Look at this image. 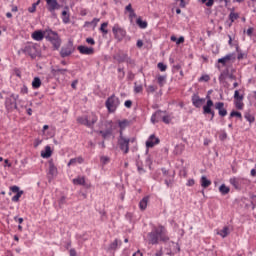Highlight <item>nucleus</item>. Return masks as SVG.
Returning <instances> with one entry per match:
<instances>
[{"label":"nucleus","mask_w":256,"mask_h":256,"mask_svg":"<svg viewBox=\"0 0 256 256\" xmlns=\"http://www.w3.org/2000/svg\"><path fill=\"white\" fill-rule=\"evenodd\" d=\"M149 245H159V243H164L166 246V255L173 256L175 253H179L181 248L179 244L170 241L167 235V229L165 226L154 227L150 233L147 235Z\"/></svg>","instance_id":"nucleus-1"},{"label":"nucleus","mask_w":256,"mask_h":256,"mask_svg":"<svg viewBox=\"0 0 256 256\" xmlns=\"http://www.w3.org/2000/svg\"><path fill=\"white\" fill-rule=\"evenodd\" d=\"M21 53H24L25 55H29L31 59H37V57L41 56V51L39 50V46L33 43H28L25 45V47L21 48L18 51V55H21Z\"/></svg>","instance_id":"nucleus-2"},{"label":"nucleus","mask_w":256,"mask_h":256,"mask_svg":"<svg viewBox=\"0 0 256 256\" xmlns=\"http://www.w3.org/2000/svg\"><path fill=\"white\" fill-rule=\"evenodd\" d=\"M45 39L52 43L55 49H59L61 47V39L59 38V34L52 30H45Z\"/></svg>","instance_id":"nucleus-3"},{"label":"nucleus","mask_w":256,"mask_h":256,"mask_svg":"<svg viewBox=\"0 0 256 256\" xmlns=\"http://www.w3.org/2000/svg\"><path fill=\"white\" fill-rule=\"evenodd\" d=\"M105 105L109 113H115V111H117V107L121 105V101H119L117 96L112 95L106 100Z\"/></svg>","instance_id":"nucleus-4"},{"label":"nucleus","mask_w":256,"mask_h":256,"mask_svg":"<svg viewBox=\"0 0 256 256\" xmlns=\"http://www.w3.org/2000/svg\"><path fill=\"white\" fill-rule=\"evenodd\" d=\"M129 143H131V139L123 136V130H121L120 136L118 138V145L120 147V150L123 151L125 154L129 153Z\"/></svg>","instance_id":"nucleus-5"},{"label":"nucleus","mask_w":256,"mask_h":256,"mask_svg":"<svg viewBox=\"0 0 256 256\" xmlns=\"http://www.w3.org/2000/svg\"><path fill=\"white\" fill-rule=\"evenodd\" d=\"M19 99V95L11 94L10 97L6 98L5 105L7 111H13L17 109V100Z\"/></svg>","instance_id":"nucleus-6"},{"label":"nucleus","mask_w":256,"mask_h":256,"mask_svg":"<svg viewBox=\"0 0 256 256\" xmlns=\"http://www.w3.org/2000/svg\"><path fill=\"white\" fill-rule=\"evenodd\" d=\"M213 105V100L209 99L207 100L206 105L203 106V114L211 115L210 121H213V119L215 118V111L211 109Z\"/></svg>","instance_id":"nucleus-7"},{"label":"nucleus","mask_w":256,"mask_h":256,"mask_svg":"<svg viewBox=\"0 0 256 256\" xmlns=\"http://www.w3.org/2000/svg\"><path fill=\"white\" fill-rule=\"evenodd\" d=\"M112 31L118 41H121L127 35V32L123 28H119V26H114Z\"/></svg>","instance_id":"nucleus-8"},{"label":"nucleus","mask_w":256,"mask_h":256,"mask_svg":"<svg viewBox=\"0 0 256 256\" xmlns=\"http://www.w3.org/2000/svg\"><path fill=\"white\" fill-rule=\"evenodd\" d=\"M235 59H237L235 53H230L224 56L223 58L218 59V63L226 65V63H229V61H231V63H234Z\"/></svg>","instance_id":"nucleus-9"},{"label":"nucleus","mask_w":256,"mask_h":256,"mask_svg":"<svg viewBox=\"0 0 256 256\" xmlns=\"http://www.w3.org/2000/svg\"><path fill=\"white\" fill-rule=\"evenodd\" d=\"M235 59H237L235 53H230L224 56L223 58L218 59V63L226 65V63H229V61H231V63H234Z\"/></svg>","instance_id":"nucleus-10"},{"label":"nucleus","mask_w":256,"mask_h":256,"mask_svg":"<svg viewBox=\"0 0 256 256\" xmlns=\"http://www.w3.org/2000/svg\"><path fill=\"white\" fill-rule=\"evenodd\" d=\"M235 59H237L235 53H230L224 56L223 58L218 59V63L226 65V63H229V61H231V63H234Z\"/></svg>","instance_id":"nucleus-11"},{"label":"nucleus","mask_w":256,"mask_h":256,"mask_svg":"<svg viewBox=\"0 0 256 256\" xmlns=\"http://www.w3.org/2000/svg\"><path fill=\"white\" fill-rule=\"evenodd\" d=\"M72 183H74V185H82L83 187H86L87 189H89V187H91V184H89V182L85 181V176H78L77 178H74L72 180Z\"/></svg>","instance_id":"nucleus-12"},{"label":"nucleus","mask_w":256,"mask_h":256,"mask_svg":"<svg viewBox=\"0 0 256 256\" xmlns=\"http://www.w3.org/2000/svg\"><path fill=\"white\" fill-rule=\"evenodd\" d=\"M46 3L48 5V11H50V13H52L53 15H55V10L61 9V5H59V2H57V0H49Z\"/></svg>","instance_id":"nucleus-13"},{"label":"nucleus","mask_w":256,"mask_h":256,"mask_svg":"<svg viewBox=\"0 0 256 256\" xmlns=\"http://www.w3.org/2000/svg\"><path fill=\"white\" fill-rule=\"evenodd\" d=\"M215 109L218 111V115H220L221 117H227V110L225 109V103L216 102Z\"/></svg>","instance_id":"nucleus-14"},{"label":"nucleus","mask_w":256,"mask_h":256,"mask_svg":"<svg viewBox=\"0 0 256 256\" xmlns=\"http://www.w3.org/2000/svg\"><path fill=\"white\" fill-rule=\"evenodd\" d=\"M205 103V99L199 97V95L194 94L192 96V104L194 105V107H196L197 109H200V107H203V104Z\"/></svg>","instance_id":"nucleus-15"},{"label":"nucleus","mask_w":256,"mask_h":256,"mask_svg":"<svg viewBox=\"0 0 256 256\" xmlns=\"http://www.w3.org/2000/svg\"><path fill=\"white\" fill-rule=\"evenodd\" d=\"M166 112L161 110L156 111L151 117V123H159V121H163V117L165 116Z\"/></svg>","instance_id":"nucleus-16"},{"label":"nucleus","mask_w":256,"mask_h":256,"mask_svg":"<svg viewBox=\"0 0 256 256\" xmlns=\"http://www.w3.org/2000/svg\"><path fill=\"white\" fill-rule=\"evenodd\" d=\"M159 142H160L159 138L155 137V135L152 134L146 141V147L147 149H151L155 147V145H159Z\"/></svg>","instance_id":"nucleus-17"},{"label":"nucleus","mask_w":256,"mask_h":256,"mask_svg":"<svg viewBox=\"0 0 256 256\" xmlns=\"http://www.w3.org/2000/svg\"><path fill=\"white\" fill-rule=\"evenodd\" d=\"M48 165H49V171H48L49 179H53V177H57L58 171H57V167L53 163V160H50L48 162Z\"/></svg>","instance_id":"nucleus-18"},{"label":"nucleus","mask_w":256,"mask_h":256,"mask_svg":"<svg viewBox=\"0 0 256 256\" xmlns=\"http://www.w3.org/2000/svg\"><path fill=\"white\" fill-rule=\"evenodd\" d=\"M78 51L81 53V55H93L95 53V49L93 47H87V46H78Z\"/></svg>","instance_id":"nucleus-19"},{"label":"nucleus","mask_w":256,"mask_h":256,"mask_svg":"<svg viewBox=\"0 0 256 256\" xmlns=\"http://www.w3.org/2000/svg\"><path fill=\"white\" fill-rule=\"evenodd\" d=\"M77 121L81 125H86V127H93L95 125V120H89L87 117H79Z\"/></svg>","instance_id":"nucleus-20"},{"label":"nucleus","mask_w":256,"mask_h":256,"mask_svg":"<svg viewBox=\"0 0 256 256\" xmlns=\"http://www.w3.org/2000/svg\"><path fill=\"white\" fill-rule=\"evenodd\" d=\"M34 41H43L45 39V31L37 30L32 33Z\"/></svg>","instance_id":"nucleus-21"},{"label":"nucleus","mask_w":256,"mask_h":256,"mask_svg":"<svg viewBox=\"0 0 256 256\" xmlns=\"http://www.w3.org/2000/svg\"><path fill=\"white\" fill-rule=\"evenodd\" d=\"M71 53H73V48L71 47V45L64 46L61 48V51H60L61 57H63V58L69 57V55H71Z\"/></svg>","instance_id":"nucleus-22"},{"label":"nucleus","mask_w":256,"mask_h":256,"mask_svg":"<svg viewBox=\"0 0 256 256\" xmlns=\"http://www.w3.org/2000/svg\"><path fill=\"white\" fill-rule=\"evenodd\" d=\"M84 161L85 160L83 159V157L79 156V157L70 159L67 165L68 167H71V165H77V163L81 165V163H83Z\"/></svg>","instance_id":"nucleus-23"},{"label":"nucleus","mask_w":256,"mask_h":256,"mask_svg":"<svg viewBox=\"0 0 256 256\" xmlns=\"http://www.w3.org/2000/svg\"><path fill=\"white\" fill-rule=\"evenodd\" d=\"M99 133L104 139H109L111 135H113V129L112 128H107L106 130H100Z\"/></svg>","instance_id":"nucleus-24"},{"label":"nucleus","mask_w":256,"mask_h":256,"mask_svg":"<svg viewBox=\"0 0 256 256\" xmlns=\"http://www.w3.org/2000/svg\"><path fill=\"white\" fill-rule=\"evenodd\" d=\"M52 153L53 152L51 151V146H46L45 151L41 152V157H43V159H49V157H51Z\"/></svg>","instance_id":"nucleus-25"},{"label":"nucleus","mask_w":256,"mask_h":256,"mask_svg":"<svg viewBox=\"0 0 256 256\" xmlns=\"http://www.w3.org/2000/svg\"><path fill=\"white\" fill-rule=\"evenodd\" d=\"M201 187L204 189H207V187H210L211 180L207 179V176H202L200 179Z\"/></svg>","instance_id":"nucleus-26"},{"label":"nucleus","mask_w":256,"mask_h":256,"mask_svg":"<svg viewBox=\"0 0 256 256\" xmlns=\"http://www.w3.org/2000/svg\"><path fill=\"white\" fill-rule=\"evenodd\" d=\"M149 203V196H145L139 203V207L141 211H145L147 209V204Z\"/></svg>","instance_id":"nucleus-27"},{"label":"nucleus","mask_w":256,"mask_h":256,"mask_svg":"<svg viewBox=\"0 0 256 256\" xmlns=\"http://www.w3.org/2000/svg\"><path fill=\"white\" fill-rule=\"evenodd\" d=\"M230 183L235 189H240L241 187V180L239 178H230Z\"/></svg>","instance_id":"nucleus-28"},{"label":"nucleus","mask_w":256,"mask_h":256,"mask_svg":"<svg viewBox=\"0 0 256 256\" xmlns=\"http://www.w3.org/2000/svg\"><path fill=\"white\" fill-rule=\"evenodd\" d=\"M229 233H231V231L229 230V228L227 226H225L222 230H220L218 232V235H220V237H223V239H225V237H227V235H229Z\"/></svg>","instance_id":"nucleus-29"},{"label":"nucleus","mask_w":256,"mask_h":256,"mask_svg":"<svg viewBox=\"0 0 256 256\" xmlns=\"http://www.w3.org/2000/svg\"><path fill=\"white\" fill-rule=\"evenodd\" d=\"M114 58L118 63H125L127 61V54H118Z\"/></svg>","instance_id":"nucleus-30"},{"label":"nucleus","mask_w":256,"mask_h":256,"mask_svg":"<svg viewBox=\"0 0 256 256\" xmlns=\"http://www.w3.org/2000/svg\"><path fill=\"white\" fill-rule=\"evenodd\" d=\"M111 161V158H109V156H101L100 157V164L102 166V169L103 167H105V165L109 164Z\"/></svg>","instance_id":"nucleus-31"},{"label":"nucleus","mask_w":256,"mask_h":256,"mask_svg":"<svg viewBox=\"0 0 256 256\" xmlns=\"http://www.w3.org/2000/svg\"><path fill=\"white\" fill-rule=\"evenodd\" d=\"M32 87L33 89H39L41 87V78L35 77L32 81Z\"/></svg>","instance_id":"nucleus-32"},{"label":"nucleus","mask_w":256,"mask_h":256,"mask_svg":"<svg viewBox=\"0 0 256 256\" xmlns=\"http://www.w3.org/2000/svg\"><path fill=\"white\" fill-rule=\"evenodd\" d=\"M157 82H158V85H160V87H163L165 83H167V76L158 75Z\"/></svg>","instance_id":"nucleus-33"},{"label":"nucleus","mask_w":256,"mask_h":256,"mask_svg":"<svg viewBox=\"0 0 256 256\" xmlns=\"http://www.w3.org/2000/svg\"><path fill=\"white\" fill-rule=\"evenodd\" d=\"M219 191H220L221 195H227L231 191V189L229 187H227L225 184H222L219 187Z\"/></svg>","instance_id":"nucleus-34"},{"label":"nucleus","mask_w":256,"mask_h":256,"mask_svg":"<svg viewBox=\"0 0 256 256\" xmlns=\"http://www.w3.org/2000/svg\"><path fill=\"white\" fill-rule=\"evenodd\" d=\"M119 245H121V241L119 240H114L110 246H109V251H115L117 249V247H119Z\"/></svg>","instance_id":"nucleus-35"},{"label":"nucleus","mask_w":256,"mask_h":256,"mask_svg":"<svg viewBox=\"0 0 256 256\" xmlns=\"http://www.w3.org/2000/svg\"><path fill=\"white\" fill-rule=\"evenodd\" d=\"M164 183L168 188L173 187V183H174L173 176H168L167 178H165Z\"/></svg>","instance_id":"nucleus-36"},{"label":"nucleus","mask_w":256,"mask_h":256,"mask_svg":"<svg viewBox=\"0 0 256 256\" xmlns=\"http://www.w3.org/2000/svg\"><path fill=\"white\" fill-rule=\"evenodd\" d=\"M244 117H245L246 121H248L250 124L255 123V116H253L251 113L246 112L244 114Z\"/></svg>","instance_id":"nucleus-37"},{"label":"nucleus","mask_w":256,"mask_h":256,"mask_svg":"<svg viewBox=\"0 0 256 256\" xmlns=\"http://www.w3.org/2000/svg\"><path fill=\"white\" fill-rule=\"evenodd\" d=\"M136 23L140 27V29H147V21H143L141 18H138L136 20Z\"/></svg>","instance_id":"nucleus-38"},{"label":"nucleus","mask_w":256,"mask_h":256,"mask_svg":"<svg viewBox=\"0 0 256 256\" xmlns=\"http://www.w3.org/2000/svg\"><path fill=\"white\" fill-rule=\"evenodd\" d=\"M236 51L238 53V56H237V59L238 61H241L242 59H245V57H247V54L246 53H243L239 47H236Z\"/></svg>","instance_id":"nucleus-39"},{"label":"nucleus","mask_w":256,"mask_h":256,"mask_svg":"<svg viewBox=\"0 0 256 256\" xmlns=\"http://www.w3.org/2000/svg\"><path fill=\"white\" fill-rule=\"evenodd\" d=\"M67 69H59V68H56V69H52V73H54L55 75L57 74H60V75H65V73H67Z\"/></svg>","instance_id":"nucleus-40"},{"label":"nucleus","mask_w":256,"mask_h":256,"mask_svg":"<svg viewBox=\"0 0 256 256\" xmlns=\"http://www.w3.org/2000/svg\"><path fill=\"white\" fill-rule=\"evenodd\" d=\"M128 125H129L128 120H122V121H119L118 123V126L120 127L121 130L126 129Z\"/></svg>","instance_id":"nucleus-41"},{"label":"nucleus","mask_w":256,"mask_h":256,"mask_svg":"<svg viewBox=\"0 0 256 256\" xmlns=\"http://www.w3.org/2000/svg\"><path fill=\"white\" fill-rule=\"evenodd\" d=\"M224 75H225L228 79H231L232 81H235V79H237V77L233 75V72H229V69H227V70L224 72Z\"/></svg>","instance_id":"nucleus-42"},{"label":"nucleus","mask_w":256,"mask_h":256,"mask_svg":"<svg viewBox=\"0 0 256 256\" xmlns=\"http://www.w3.org/2000/svg\"><path fill=\"white\" fill-rule=\"evenodd\" d=\"M231 117H237L238 119H240V121L243 119V115L241 114V112H237V111H232L230 113V118Z\"/></svg>","instance_id":"nucleus-43"},{"label":"nucleus","mask_w":256,"mask_h":256,"mask_svg":"<svg viewBox=\"0 0 256 256\" xmlns=\"http://www.w3.org/2000/svg\"><path fill=\"white\" fill-rule=\"evenodd\" d=\"M200 3H203V5H206V7H213L215 0H200Z\"/></svg>","instance_id":"nucleus-44"},{"label":"nucleus","mask_w":256,"mask_h":256,"mask_svg":"<svg viewBox=\"0 0 256 256\" xmlns=\"http://www.w3.org/2000/svg\"><path fill=\"white\" fill-rule=\"evenodd\" d=\"M235 107L241 111L244 107L243 100H235Z\"/></svg>","instance_id":"nucleus-45"},{"label":"nucleus","mask_w":256,"mask_h":256,"mask_svg":"<svg viewBox=\"0 0 256 256\" xmlns=\"http://www.w3.org/2000/svg\"><path fill=\"white\" fill-rule=\"evenodd\" d=\"M37 5H39V1L33 3L32 6L28 8L29 13H35V11H37Z\"/></svg>","instance_id":"nucleus-46"},{"label":"nucleus","mask_w":256,"mask_h":256,"mask_svg":"<svg viewBox=\"0 0 256 256\" xmlns=\"http://www.w3.org/2000/svg\"><path fill=\"white\" fill-rule=\"evenodd\" d=\"M107 25H109L107 22H104L101 24V27H100V31L102 33H104V35H107L108 31H107Z\"/></svg>","instance_id":"nucleus-47"},{"label":"nucleus","mask_w":256,"mask_h":256,"mask_svg":"<svg viewBox=\"0 0 256 256\" xmlns=\"http://www.w3.org/2000/svg\"><path fill=\"white\" fill-rule=\"evenodd\" d=\"M211 80V77L209 76V75H207V74H205V75H202L200 78H199V81L200 82H205V83H207L208 81H210Z\"/></svg>","instance_id":"nucleus-48"},{"label":"nucleus","mask_w":256,"mask_h":256,"mask_svg":"<svg viewBox=\"0 0 256 256\" xmlns=\"http://www.w3.org/2000/svg\"><path fill=\"white\" fill-rule=\"evenodd\" d=\"M229 18H230V21H232L233 23V21H236V19H239V14L231 12L229 15Z\"/></svg>","instance_id":"nucleus-49"},{"label":"nucleus","mask_w":256,"mask_h":256,"mask_svg":"<svg viewBox=\"0 0 256 256\" xmlns=\"http://www.w3.org/2000/svg\"><path fill=\"white\" fill-rule=\"evenodd\" d=\"M162 121L166 123V125H169V123H171V116L164 114Z\"/></svg>","instance_id":"nucleus-50"},{"label":"nucleus","mask_w":256,"mask_h":256,"mask_svg":"<svg viewBox=\"0 0 256 256\" xmlns=\"http://www.w3.org/2000/svg\"><path fill=\"white\" fill-rule=\"evenodd\" d=\"M157 67H158V69L160 70V71H167V65H165L163 62H159L158 64H157Z\"/></svg>","instance_id":"nucleus-51"},{"label":"nucleus","mask_w":256,"mask_h":256,"mask_svg":"<svg viewBox=\"0 0 256 256\" xmlns=\"http://www.w3.org/2000/svg\"><path fill=\"white\" fill-rule=\"evenodd\" d=\"M234 99H235V101L243 100V95H239V90H236L234 92Z\"/></svg>","instance_id":"nucleus-52"},{"label":"nucleus","mask_w":256,"mask_h":256,"mask_svg":"<svg viewBox=\"0 0 256 256\" xmlns=\"http://www.w3.org/2000/svg\"><path fill=\"white\" fill-rule=\"evenodd\" d=\"M21 195H23V191L18 192V193L12 198V201H14L15 203H17V201H19V199H21Z\"/></svg>","instance_id":"nucleus-53"},{"label":"nucleus","mask_w":256,"mask_h":256,"mask_svg":"<svg viewBox=\"0 0 256 256\" xmlns=\"http://www.w3.org/2000/svg\"><path fill=\"white\" fill-rule=\"evenodd\" d=\"M135 87H134V91L135 93H141V91H143V86L142 85H137V82H135Z\"/></svg>","instance_id":"nucleus-54"},{"label":"nucleus","mask_w":256,"mask_h":256,"mask_svg":"<svg viewBox=\"0 0 256 256\" xmlns=\"http://www.w3.org/2000/svg\"><path fill=\"white\" fill-rule=\"evenodd\" d=\"M62 17H63V22L64 23H69V15H67V11L62 12Z\"/></svg>","instance_id":"nucleus-55"},{"label":"nucleus","mask_w":256,"mask_h":256,"mask_svg":"<svg viewBox=\"0 0 256 256\" xmlns=\"http://www.w3.org/2000/svg\"><path fill=\"white\" fill-rule=\"evenodd\" d=\"M118 79H123L125 77V71L123 68H118Z\"/></svg>","instance_id":"nucleus-56"},{"label":"nucleus","mask_w":256,"mask_h":256,"mask_svg":"<svg viewBox=\"0 0 256 256\" xmlns=\"http://www.w3.org/2000/svg\"><path fill=\"white\" fill-rule=\"evenodd\" d=\"M126 11H128L130 15H135V11L133 10V6L131 4L126 6Z\"/></svg>","instance_id":"nucleus-57"},{"label":"nucleus","mask_w":256,"mask_h":256,"mask_svg":"<svg viewBox=\"0 0 256 256\" xmlns=\"http://www.w3.org/2000/svg\"><path fill=\"white\" fill-rule=\"evenodd\" d=\"M156 91H157V87H155L154 85H150L147 88L148 93H155Z\"/></svg>","instance_id":"nucleus-58"},{"label":"nucleus","mask_w":256,"mask_h":256,"mask_svg":"<svg viewBox=\"0 0 256 256\" xmlns=\"http://www.w3.org/2000/svg\"><path fill=\"white\" fill-rule=\"evenodd\" d=\"M124 105H125V107H127V109H131L133 102L131 100H126Z\"/></svg>","instance_id":"nucleus-59"},{"label":"nucleus","mask_w":256,"mask_h":256,"mask_svg":"<svg viewBox=\"0 0 256 256\" xmlns=\"http://www.w3.org/2000/svg\"><path fill=\"white\" fill-rule=\"evenodd\" d=\"M187 187H193L195 185V180L194 179H189L186 183Z\"/></svg>","instance_id":"nucleus-60"},{"label":"nucleus","mask_w":256,"mask_h":256,"mask_svg":"<svg viewBox=\"0 0 256 256\" xmlns=\"http://www.w3.org/2000/svg\"><path fill=\"white\" fill-rule=\"evenodd\" d=\"M10 190L12 191V193H20L21 191H19V187L18 186H12L10 188Z\"/></svg>","instance_id":"nucleus-61"},{"label":"nucleus","mask_w":256,"mask_h":256,"mask_svg":"<svg viewBox=\"0 0 256 256\" xmlns=\"http://www.w3.org/2000/svg\"><path fill=\"white\" fill-rule=\"evenodd\" d=\"M181 43H185V38L183 36L176 40V45H181Z\"/></svg>","instance_id":"nucleus-62"},{"label":"nucleus","mask_w":256,"mask_h":256,"mask_svg":"<svg viewBox=\"0 0 256 256\" xmlns=\"http://www.w3.org/2000/svg\"><path fill=\"white\" fill-rule=\"evenodd\" d=\"M86 43H88L89 45H95V40L93 38H87Z\"/></svg>","instance_id":"nucleus-63"},{"label":"nucleus","mask_w":256,"mask_h":256,"mask_svg":"<svg viewBox=\"0 0 256 256\" xmlns=\"http://www.w3.org/2000/svg\"><path fill=\"white\" fill-rule=\"evenodd\" d=\"M70 256H77V252L75 251V249L70 250Z\"/></svg>","instance_id":"nucleus-64"}]
</instances>
